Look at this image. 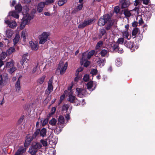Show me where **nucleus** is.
<instances>
[{"instance_id":"obj_13","label":"nucleus","mask_w":155,"mask_h":155,"mask_svg":"<svg viewBox=\"0 0 155 155\" xmlns=\"http://www.w3.org/2000/svg\"><path fill=\"white\" fill-rule=\"evenodd\" d=\"M45 3L44 2H41L38 3L37 10L38 12H41L43 10V8L45 7Z\"/></svg>"},{"instance_id":"obj_21","label":"nucleus","mask_w":155,"mask_h":155,"mask_svg":"<svg viewBox=\"0 0 155 155\" xmlns=\"http://www.w3.org/2000/svg\"><path fill=\"white\" fill-rule=\"evenodd\" d=\"M100 54L102 57H105L108 55V51L107 49H103L101 51Z\"/></svg>"},{"instance_id":"obj_26","label":"nucleus","mask_w":155,"mask_h":155,"mask_svg":"<svg viewBox=\"0 0 155 155\" xmlns=\"http://www.w3.org/2000/svg\"><path fill=\"white\" fill-rule=\"evenodd\" d=\"M40 135L41 136L44 137L46 135L47 133V130L45 128H43L40 131H39Z\"/></svg>"},{"instance_id":"obj_51","label":"nucleus","mask_w":155,"mask_h":155,"mask_svg":"<svg viewBox=\"0 0 155 155\" xmlns=\"http://www.w3.org/2000/svg\"><path fill=\"white\" fill-rule=\"evenodd\" d=\"M69 108L68 105L67 104L64 105L62 107V110L63 111H67Z\"/></svg>"},{"instance_id":"obj_64","label":"nucleus","mask_w":155,"mask_h":155,"mask_svg":"<svg viewBox=\"0 0 155 155\" xmlns=\"http://www.w3.org/2000/svg\"><path fill=\"white\" fill-rule=\"evenodd\" d=\"M83 6V4L81 3V4L78 5V10H81Z\"/></svg>"},{"instance_id":"obj_42","label":"nucleus","mask_w":155,"mask_h":155,"mask_svg":"<svg viewBox=\"0 0 155 155\" xmlns=\"http://www.w3.org/2000/svg\"><path fill=\"white\" fill-rule=\"evenodd\" d=\"M47 155H55V153L54 150L52 149H50L48 150L47 153Z\"/></svg>"},{"instance_id":"obj_36","label":"nucleus","mask_w":155,"mask_h":155,"mask_svg":"<svg viewBox=\"0 0 155 155\" xmlns=\"http://www.w3.org/2000/svg\"><path fill=\"white\" fill-rule=\"evenodd\" d=\"M33 137L31 136H27V138L25 140V143L27 144H29L33 140Z\"/></svg>"},{"instance_id":"obj_53","label":"nucleus","mask_w":155,"mask_h":155,"mask_svg":"<svg viewBox=\"0 0 155 155\" xmlns=\"http://www.w3.org/2000/svg\"><path fill=\"white\" fill-rule=\"evenodd\" d=\"M97 72V71L95 69H93L91 70L90 73L92 75H96Z\"/></svg>"},{"instance_id":"obj_25","label":"nucleus","mask_w":155,"mask_h":155,"mask_svg":"<svg viewBox=\"0 0 155 155\" xmlns=\"http://www.w3.org/2000/svg\"><path fill=\"white\" fill-rule=\"evenodd\" d=\"M6 34L7 37L10 38L12 36L13 32L11 29H7L6 31Z\"/></svg>"},{"instance_id":"obj_27","label":"nucleus","mask_w":155,"mask_h":155,"mask_svg":"<svg viewBox=\"0 0 155 155\" xmlns=\"http://www.w3.org/2000/svg\"><path fill=\"white\" fill-rule=\"evenodd\" d=\"M124 45L127 48H131L133 47V43L130 41H125Z\"/></svg>"},{"instance_id":"obj_45","label":"nucleus","mask_w":155,"mask_h":155,"mask_svg":"<svg viewBox=\"0 0 155 155\" xmlns=\"http://www.w3.org/2000/svg\"><path fill=\"white\" fill-rule=\"evenodd\" d=\"M124 38H120L118 39L117 43V44H122L124 43Z\"/></svg>"},{"instance_id":"obj_32","label":"nucleus","mask_w":155,"mask_h":155,"mask_svg":"<svg viewBox=\"0 0 155 155\" xmlns=\"http://www.w3.org/2000/svg\"><path fill=\"white\" fill-rule=\"evenodd\" d=\"M27 35V31L26 30H23L21 33V36L23 38L24 41L26 39V37Z\"/></svg>"},{"instance_id":"obj_11","label":"nucleus","mask_w":155,"mask_h":155,"mask_svg":"<svg viewBox=\"0 0 155 155\" xmlns=\"http://www.w3.org/2000/svg\"><path fill=\"white\" fill-rule=\"evenodd\" d=\"M5 23L8 25L9 27L12 28L16 27L17 25L16 22L14 21H9L5 19Z\"/></svg>"},{"instance_id":"obj_31","label":"nucleus","mask_w":155,"mask_h":155,"mask_svg":"<svg viewBox=\"0 0 155 155\" xmlns=\"http://www.w3.org/2000/svg\"><path fill=\"white\" fill-rule=\"evenodd\" d=\"M20 39V35L18 34H16L15 36L13 39V41L15 44H17L19 41Z\"/></svg>"},{"instance_id":"obj_34","label":"nucleus","mask_w":155,"mask_h":155,"mask_svg":"<svg viewBox=\"0 0 155 155\" xmlns=\"http://www.w3.org/2000/svg\"><path fill=\"white\" fill-rule=\"evenodd\" d=\"M124 14L126 17H129L131 15L130 11L127 9H125L124 11Z\"/></svg>"},{"instance_id":"obj_40","label":"nucleus","mask_w":155,"mask_h":155,"mask_svg":"<svg viewBox=\"0 0 155 155\" xmlns=\"http://www.w3.org/2000/svg\"><path fill=\"white\" fill-rule=\"evenodd\" d=\"M15 51V49L13 47H10L8 50H7V52L8 54H11Z\"/></svg>"},{"instance_id":"obj_24","label":"nucleus","mask_w":155,"mask_h":155,"mask_svg":"<svg viewBox=\"0 0 155 155\" xmlns=\"http://www.w3.org/2000/svg\"><path fill=\"white\" fill-rule=\"evenodd\" d=\"M57 122V120L54 118H53L49 121V124L51 126H55L56 125Z\"/></svg>"},{"instance_id":"obj_2","label":"nucleus","mask_w":155,"mask_h":155,"mask_svg":"<svg viewBox=\"0 0 155 155\" xmlns=\"http://www.w3.org/2000/svg\"><path fill=\"white\" fill-rule=\"evenodd\" d=\"M35 12L33 13H32L31 14H27L25 15L24 16L23 20L22 21L20 25V28L21 29H23L25 27V26L26 25L31 19H32L34 16Z\"/></svg>"},{"instance_id":"obj_43","label":"nucleus","mask_w":155,"mask_h":155,"mask_svg":"<svg viewBox=\"0 0 155 155\" xmlns=\"http://www.w3.org/2000/svg\"><path fill=\"white\" fill-rule=\"evenodd\" d=\"M67 2V0H60L58 2V5L60 6H62Z\"/></svg>"},{"instance_id":"obj_39","label":"nucleus","mask_w":155,"mask_h":155,"mask_svg":"<svg viewBox=\"0 0 155 155\" xmlns=\"http://www.w3.org/2000/svg\"><path fill=\"white\" fill-rule=\"evenodd\" d=\"M68 95L69 97V101L71 102H73L75 99V97L72 95V94H69Z\"/></svg>"},{"instance_id":"obj_6","label":"nucleus","mask_w":155,"mask_h":155,"mask_svg":"<svg viewBox=\"0 0 155 155\" xmlns=\"http://www.w3.org/2000/svg\"><path fill=\"white\" fill-rule=\"evenodd\" d=\"M110 16L107 14H106L100 18L98 23V25L101 26H102L107 23V21H109L110 19Z\"/></svg>"},{"instance_id":"obj_48","label":"nucleus","mask_w":155,"mask_h":155,"mask_svg":"<svg viewBox=\"0 0 155 155\" xmlns=\"http://www.w3.org/2000/svg\"><path fill=\"white\" fill-rule=\"evenodd\" d=\"M100 34L102 36L106 35V31L104 29H102L100 31Z\"/></svg>"},{"instance_id":"obj_58","label":"nucleus","mask_w":155,"mask_h":155,"mask_svg":"<svg viewBox=\"0 0 155 155\" xmlns=\"http://www.w3.org/2000/svg\"><path fill=\"white\" fill-rule=\"evenodd\" d=\"M39 130H37L34 133V134L33 135V137H35L37 135H38L39 133Z\"/></svg>"},{"instance_id":"obj_16","label":"nucleus","mask_w":155,"mask_h":155,"mask_svg":"<svg viewBox=\"0 0 155 155\" xmlns=\"http://www.w3.org/2000/svg\"><path fill=\"white\" fill-rule=\"evenodd\" d=\"M26 149L23 147H20L17 150L15 154V155H19L24 153Z\"/></svg>"},{"instance_id":"obj_59","label":"nucleus","mask_w":155,"mask_h":155,"mask_svg":"<svg viewBox=\"0 0 155 155\" xmlns=\"http://www.w3.org/2000/svg\"><path fill=\"white\" fill-rule=\"evenodd\" d=\"M48 119H45L43 121L42 124L43 126L45 125L48 122Z\"/></svg>"},{"instance_id":"obj_62","label":"nucleus","mask_w":155,"mask_h":155,"mask_svg":"<svg viewBox=\"0 0 155 155\" xmlns=\"http://www.w3.org/2000/svg\"><path fill=\"white\" fill-rule=\"evenodd\" d=\"M65 94H64L62 95L61 97H60V102H61L62 101L64 100V97H65Z\"/></svg>"},{"instance_id":"obj_4","label":"nucleus","mask_w":155,"mask_h":155,"mask_svg":"<svg viewBox=\"0 0 155 155\" xmlns=\"http://www.w3.org/2000/svg\"><path fill=\"white\" fill-rule=\"evenodd\" d=\"M68 67V63L66 62L64 64L63 61H61L58 65L57 71L60 73L61 74H63L65 72Z\"/></svg>"},{"instance_id":"obj_9","label":"nucleus","mask_w":155,"mask_h":155,"mask_svg":"<svg viewBox=\"0 0 155 155\" xmlns=\"http://www.w3.org/2000/svg\"><path fill=\"white\" fill-rule=\"evenodd\" d=\"M29 44L31 49L33 50L36 51L38 48V44L37 41H30L29 42Z\"/></svg>"},{"instance_id":"obj_44","label":"nucleus","mask_w":155,"mask_h":155,"mask_svg":"<svg viewBox=\"0 0 155 155\" xmlns=\"http://www.w3.org/2000/svg\"><path fill=\"white\" fill-rule=\"evenodd\" d=\"M4 76L0 75V86L3 85L4 84V82L5 81L4 79Z\"/></svg>"},{"instance_id":"obj_3","label":"nucleus","mask_w":155,"mask_h":155,"mask_svg":"<svg viewBox=\"0 0 155 155\" xmlns=\"http://www.w3.org/2000/svg\"><path fill=\"white\" fill-rule=\"evenodd\" d=\"M42 147L40 143L34 142L29 148L28 152L31 155L34 154L37 152L38 149L41 148Z\"/></svg>"},{"instance_id":"obj_19","label":"nucleus","mask_w":155,"mask_h":155,"mask_svg":"<svg viewBox=\"0 0 155 155\" xmlns=\"http://www.w3.org/2000/svg\"><path fill=\"white\" fill-rule=\"evenodd\" d=\"M140 32V30L138 28H134L132 31V35L134 38L136 37L137 35Z\"/></svg>"},{"instance_id":"obj_38","label":"nucleus","mask_w":155,"mask_h":155,"mask_svg":"<svg viewBox=\"0 0 155 155\" xmlns=\"http://www.w3.org/2000/svg\"><path fill=\"white\" fill-rule=\"evenodd\" d=\"M16 70V68L14 66L10 68L8 70L9 73L12 74L13 72L15 71Z\"/></svg>"},{"instance_id":"obj_30","label":"nucleus","mask_w":155,"mask_h":155,"mask_svg":"<svg viewBox=\"0 0 155 155\" xmlns=\"http://www.w3.org/2000/svg\"><path fill=\"white\" fill-rule=\"evenodd\" d=\"M9 15L12 17L18 18H19V15L18 12H12L9 13Z\"/></svg>"},{"instance_id":"obj_12","label":"nucleus","mask_w":155,"mask_h":155,"mask_svg":"<svg viewBox=\"0 0 155 155\" xmlns=\"http://www.w3.org/2000/svg\"><path fill=\"white\" fill-rule=\"evenodd\" d=\"M106 62V60L105 58H99L98 60L97 61V64L101 67L103 66Z\"/></svg>"},{"instance_id":"obj_37","label":"nucleus","mask_w":155,"mask_h":155,"mask_svg":"<svg viewBox=\"0 0 155 155\" xmlns=\"http://www.w3.org/2000/svg\"><path fill=\"white\" fill-rule=\"evenodd\" d=\"M112 49L116 51H118L117 49L118 48V45L117 43L113 44L111 46Z\"/></svg>"},{"instance_id":"obj_56","label":"nucleus","mask_w":155,"mask_h":155,"mask_svg":"<svg viewBox=\"0 0 155 155\" xmlns=\"http://www.w3.org/2000/svg\"><path fill=\"white\" fill-rule=\"evenodd\" d=\"M143 3L145 5H148L150 2V0H141Z\"/></svg>"},{"instance_id":"obj_41","label":"nucleus","mask_w":155,"mask_h":155,"mask_svg":"<svg viewBox=\"0 0 155 155\" xmlns=\"http://www.w3.org/2000/svg\"><path fill=\"white\" fill-rule=\"evenodd\" d=\"M15 9L16 11L18 12H20L22 10V7L21 5L20 4H18L15 7Z\"/></svg>"},{"instance_id":"obj_1","label":"nucleus","mask_w":155,"mask_h":155,"mask_svg":"<svg viewBox=\"0 0 155 155\" xmlns=\"http://www.w3.org/2000/svg\"><path fill=\"white\" fill-rule=\"evenodd\" d=\"M67 122L66 121L64 117L60 116L58 120V126L54 130V131L57 134H59L62 130V128L65 126Z\"/></svg>"},{"instance_id":"obj_49","label":"nucleus","mask_w":155,"mask_h":155,"mask_svg":"<svg viewBox=\"0 0 155 155\" xmlns=\"http://www.w3.org/2000/svg\"><path fill=\"white\" fill-rule=\"evenodd\" d=\"M7 56V54L5 52H2L1 54V58L2 60L4 59Z\"/></svg>"},{"instance_id":"obj_33","label":"nucleus","mask_w":155,"mask_h":155,"mask_svg":"<svg viewBox=\"0 0 155 155\" xmlns=\"http://www.w3.org/2000/svg\"><path fill=\"white\" fill-rule=\"evenodd\" d=\"M73 83H71V86H70V87H68V90L67 91H64V94H66V95H67V94H72V93L71 92V91L73 86Z\"/></svg>"},{"instance_id":"obj_22","label":"nucleus","mask_w":155,"mask_h":155,"mask_svg":"<svg viewBox=\"0 0 155 155\" xmlns=\"http://www.w3.org/2000/svg\"><path fill=\"white\" fill-rule=\"evenodd\" d=\"M87 59H83L82 61H81V64H84V66L86 67H87L90 64V62L89 61H87Z\"/></svg>"},{"instance_id":"obj_54","label":"nucleus","mask_w":155,"mask_h":155,"mask_svg":"<svg viewBox=\"0 0 155 155\" xmlns=\"http://www.w3.org/2000/svg\"><path fill=\"white\" fill-rule=\"evenodd\" d=\"M102 44L103 42L102 41H100L99 42H98L96 47V49H98L99 48V47H100L102 45Z\"/></svg>"},{"instance_id":"obj_29","label":"nucleus","mask_w":155,"mask_h":155,"mask_svg":"<svg viewBox=\"0 0 155 155\" xmlns=\"http://www.w3.org/2000/svg\"><path fill=\"white\" fill-rule=\"evenodd\" d=\"M14 66V62L13 60H11L7 63L6 65V68H10Z\"/></svg>"},{"instance_id":"obj_61","label":"nucleus","mask_w":155,"mask_h":155,"mask_svg":"<svg viewBox=\"0 0 155 155\" xmlns=\"http://www.w3.org/2000/svg\"><path fill=\"white\" fill-rule=\"evenodd\" d=\"M56 110V108L55 107H53L51 110V114H53Z\"/></svg>"},{"instance_id":"obj_35","label":"nucleus","mask_w":155,"mask_h":155,"mask_svg":"<svg viewBox=\"0 0 155 155\" xmlns=\"http://www.w3.org/2000/svg\"><path fill=\"white\" fill-rule=\"evenodd\" d=\"M45 75H43L38 80V82L40 84H42L44 81L45 79Z\"/></svg>"},{"instance_id":"obj_52","label":"nucleus","mask_w":155,"mask_h":155,"mask_svg":"<svg viewBox=\"0 0 155 155\" xmlns=\"http://www.w3.org/2000/svg\"><path fill=\"white\" fill-rule=\"evenodd\" d=\"M83 80L85 81H87L89 80V76L87 74H85L83 78Z\"/></svg>"},{"instance_id":"obj_17","label":"nucleus","mask_w":155,"mask_h":155,"mask_svg":"<svg viewBox=\"0 0 155 155\" xmlns=\"http://www.w3.org/2000/svg\"><path fill=\"white\" fill-rule=\"evenodd\" d=\"M15 88L16 91L17 92H19L21 89V86L20 85V80L19 78L16 82L15 85Z\"/></svg>"},{"instance_id":"obj_10","label":"nucleus","mask_w":155,"mask_h":155,"mask_svg":"<svg viewBox=\"0 0 155 155\" xmlns=\"http://www.w3.org/2000/svg\"><path fill=\"white\" fill-rule=\"evenodd\" d=\"M93 20L92 19L87 20H85L84 22L80 24L78 26V27L80 28H82L85 26L91 24Z\"/></svg>"},{"instance_id":"obj_28","label":"nucleus","mask_w":155,"mask_h":155,"mask_svg":"<svg viewBox=\"0 0 155 155\" xmlns=\"http://www.w3.org/2000/svg\"><path fill=\"white\" fill-rule=\"evenodd\" d=\"M27 54H25L23 55L22 58L20 61V63L22 65H23L24 62L26 61L27 59Z\"/></svg>"},{"instance_id":"obj_8","label":"nucleus","mask_w":155,"mask_h":155,"mask_svg":"<svg viewBox=\"0 0 155 155\" xmlns=\"http://www.w3.org/2000/svg\"><path fill=\"white\" fill-rule=\"evenodd\" d=\"M95 51L94 50L90 51L89 52H85L83 54L82 58L81 59V61H83V59H90L91 57L94 54Z\"/></svg>"},{"instance_id":"obj_7","label":"nucleus","mask_w":155,"mask_h":155,"mask_svg":"<svg viewBox=\"0 0 155 155\" xmlns=\"http://www.w3.org/2000/svg\"><path fill=\"white\" fill-rule=\"evenodd\" d=\"M53 79V77L52 76L48 82V88L45 92V93L49 95L53 90V87L52 84Z\"/></svg>"},{"instance_id":"obj_50","label":"nucleus","mask_w":155,"mask_h":155,"mask_svg":"<svg viewBox=\"0 0 155 155\" xmlns=\"http://www.w3.org/2000/svg\"><path fill=\"white\" fill-rule=\"evenodd\" d=\"M116 64L117 66H120L121 64V62L120 59H117L116 61Z\"/></svg>"},{"instance_id":"obj_23","label":"nucleus","mask_w":155,"mask_h":155,"mask_svg":"<svg viewBox=\"0 0 155 155\" xmlns=\"http://www.w3.org/2000/svg\"><path fill=\"white\" fill-rule=\"evenodd\" d=\"M123 36L125 38L127 39H130V36L129 37V33L128 30H126L122 32Z\"/></svg>"},{"instance_id":"obj_47","label":"nucleus","mask_w":155,"mask_h":155,"mask_svg":"<svg viewBox=\"0 0 155 155\" xmlns=\"http://www.w3.org/2000/svg\"><path fill=\"white\" fill-rule=\"evenodd\" d=\"M40 144L41 143L43 146L46 147L48 145V143L47 141L43 140H40Z\"/></svg>"},{"instance_id":"obj_60","label":"nucleus","mask_w":155,"mask_h":155,"mask_svg":"<svg viewBox=\"0 0 155 155\" xmlns=\"http://www.w3.org/2000/svg\"><path fill=\"white\" fill-rule=\"evenodd\" d=\"M140 3V1L139 0H135L134 1V5L135 6H137L139 5Z\"/></svg>"},{"instance_id":"obj_20","label":"nucleus","mask_w":155,"mask_h":155,"mask_svg":"<svg viewBox=\"0 0 155 155\" xmlns=\"http://www.w3.org/2000/svg\"><path fill=\"white\" fill-rule=\"evenodd\" d=\"M85 90L84 89H78V96L82 97L85 94Z\"/></svg>"},{"instance_id":"obj_63","label":"nucleus","mask_w":155,"mask_h":155,"mask_svg":"<svg viewBox=\"0 0 155 155\" xmlns=\"http://www.w3.org/2000/svg\"><path fill=\"white\" fill-rule=\"evenodd\" d=\"M137 23L136 21H134L132 23V26L134 27H136L137 26Z\"/></svg>"},{"instance_id":"obj_55","label":"nucleus","mask_w":155,"mask_h":155,"mask_svg":"<svg viewBox=\"0 0 155 155\" xmlns=\"http://www.w3.org/2000/svg\"><path fill=\"white\" fill-rule=\"evenodd\" d=\"M54 2V0H46L45 2H44L45 4L48 5L49 4H51Z\"/></svg>"},{"instance_id":"obj_14","label":"nucleus","mask_w":155,"mask_h":155,"mask_svg":"<svg viewBox=\"0 0 155 155\" xmlns=\"http://www.w3.org/2000/svg\"><path fill=\"white\" fill-rule=\"evenodd\" d=\"M114 22V21L111 20L110 16L109 21H107V23H106L107 25L106 29L107 30L110 29L113 25Z\"/></svg>"},{"instance_id":"obj_46","label":"nucleus","mask_w":155,"mask_h":155,"mask_svg":"<svg viewBox=\"0 0 155 155\" xmlns=\"http://www.w3.org/2000/svg\"><path fill=\"white\" fill-rule=\"evenodd\" d=\"M93 82L90 81L88 82L87 84V88L88 89H91L93 86Z\"/></svg>"},{"instance_id":"obj_18","label":"nucleus","mask_w":155,"mask_h":155,"mask_svg":"<svg viewBox=\"0 0 155 155\" xmlns=\"http://www.w3.org/2000/svg\"><path fill=\"white\" fill-rule=\"evenodd\" d=\"M38 64V63H37L36 66L33 68L32 71V74H35L36 75L40 74V71H39V69L37 68V66Z\"/></svg>"},{"instance_id":"obj_57","label":"nucleus","mask_w":155,"mask_h":155,"mask_svg":"<svg viewBox=\"0 0 155 155\" xmlns=\"http://www.w3.org/2000/svg\"><path fill=\"white\" fill-rule=\"evenodd\" d=\"M120 11V9L119 7L117 6L114 9V12L116 13H118Z\"/></svg>"},{"instance_id":"obj_15","label":"nucleus","mask_w":155,"mask_h":155,"mask_svg":"<svg viewBox=\"0 0 155 155\" xmlns=\"http://www.w3.org/2000/svg\"><path fill=\"white\" fill-rule=\"evenodd\" d=\"M121 8H127L130 4L129 1L127 0H121Z\"/></svg>"},{"instance_id":"obj_5","label":"nucleus","mask_w":155,"mask_h":155,"mask_svg":"<svg viewBox=\"0 0 155 155\" xmlns=\"http://www.w3.org/2000/svg\"><path fill=\"white\" fill-rule=\"evenodd\" d=\"M49 36V33L47 32H44L39 35L38 38L39 40V43L41 44H44L48 39V37Z\"/></svg>"}]
</instances>
